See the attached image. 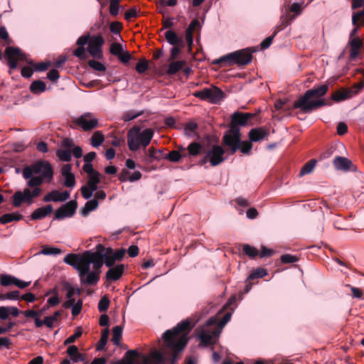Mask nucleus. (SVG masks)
I'll use <instances>...</instances> for the list:
<instances>
[{"mask_svg":"<svg viewBox=\"0 0 364 364\" xmlns=\"http://www.w3.org/2000/svg\"><path fill=\"white\" fill-rule=\"evenodd\" d=\"M194 325L195 323H191L188 320H185L163 334L164 348L169 349L173 353L171 364H174L178 358V354L185 348L188 341V334ZM167 360L168 355L165 349H163L162 352L153 350L144 358L145 364H165Z\"/></svg>","mask_w":364,"mask_h":364,"instance_id":"obj_1","label":"nucleus"},{"mask_svg":"<svg viewBox=\"0 0 364 364\" xmlns=\"http://www.w3.org/2000/svg\"><path fill=\"white\" fill-rule=\"evenodd\" d=\"M97 257L98 252L85 251L82 254H68L64 257L63 262L77 272L81 284L96 285L103 265V261Z\"/></svg>","mask_w":364,"mask_h":364,"instance_id":"obj_2","label":"nucleus"},{"mask_svg":"<svg viewBox=\"0 0 364 364\" xmlns=\"http://www.w3.org/2000/svg\"><path fill=\"white\" fill-rule=\"evenodd\" d=\"M230 317L231 313L225 314L221 321H219L218 316H213L203 326L198 328L196 333L200 341L199 346L206 347L215 344Z\"/></svg>","mask_w":364,"mask_h":364,"instance_id":"obj_3","label":"nucleus"},{"mask_svg":"<svg viewBox=\"0 0 364 364\" xmlns=\"http://www.w3.org/2000/svg\"><path fill=\"white\" fill-rule=\"evenodd\" d=\"M23 177L28 179V187H39L43 182H50L53 178V168L49 162L40 161L23 168Z\"/></svg>","mask_w":364,"mask_h":364,"instance_id":"obj_4","label":"nucleus"},{"mask_svg":"<svg viewBox=\"0 0 364 364\" xmlns=\"http://www.w3.org/2000/svg\"><path fill=\"white\" fill-rule=\"evenodd\" d=\"M328 88L326 85H323L319 87L307 90L303 97L294 102V107L300 108L304 112H309L325 105L323 100L316 98L324 95Z\"/></svg>","mask_w":364,"mask_h":364,"instance_id":"obj_5","label":"nucleus"},{"mask_svg":"<svg viewBox=\"0 0 364 364\" xmlns=\"http://www.w3.org/2000/svg\"><path fill=\"white\" fill-rule=\"evenodd\" d=\"M154 132L151 129H146L141 132L139 127H134L129 129L127 134V144L131 151L138 150L140 146H147L152 137Z\"/></svg>","mask_w":364,"mask_h":364,"instance_id":"obj_6","label":"nucleus"},{"mask_svg":"<svg viewBox=\"0 0 364 364\" xmlns=\"http://www.w3.org/2000/svg\"><path fill=\"white\" fill-rule=\"evenodd\" d=\"M252 60V51L249 48L242 49L229 53L214 61L215 64L230 66L234 64L247 65Z\"/></svg>","mask_w":364,"mask_h":364,"instance_id":"obj_7","label":"nucleus"},{"mask_svg":"<svg viewBox=\"0 0 364 364\" xmlns=\"http://www.w3.org/2000/svg\"><path fill=\"white\" fill-rule=\"evenodd\" d=\"M95 252H98L99 259H105V264L107 267H112L116 261L121 260L125 254L124 249H119L114 251L111 247L105 248L102 245L99 244L96 246Z\"/></svg>","mask_w":364,"mask_h":364,"instance_id":"obj_8","label":"nucleus"},{"mask_svg":"<svg viewBox=\"0 0 364 364\" xmlns=\"http://www.w3.org/2000/svg\"><path fill=\"white\" fill-rule=\"evenodd\" d=\"M31 188L33 189L26 188L23 191H18L15 192L12 196V205L14 207H20L23 203L31 205L33 203V198L41 195V189L39 187Z\"/></svg>","mask_w":364,"mask_h":364,"instance_id":"obj_9","label":"nucleus"},{"mask_svg":"<svg viewBox=\"0 0 364 364\" xmlns=\"http://www.w3.org/2000/svg\"><path fill=\"white\" fill-rule=\"evenodd\" d=\"M193 95L202 100H208L212 103H217L223 97L222 91L216 87L203 89L201 91L194 92Z\"/></svg>","mask_w":364,"mask_h":364,"instance_id":"obj_10","label":"nucleus"},{"mask_svg":"<svg viewBox=\"0 0 364 364\" xmlns=\"http://www.w3.org/2000/svg\"><path fill=\"white\" fill-rule=\"evenodd\" d=\"M74 123L84 131H89L98 126V119L93 114L87 112L76 118Z\"/></svg>","mask_w":364,"mask_h":364,"instance_id":"obj_11","label":"nucleus"},{"mask_svg":"<svg viewBox=\"0 0 364 364\" xmlns=\"http://www.w3.org/2000/svg\"><path fill=\"white\" fill-rule=\"evenodd\" d=\"M100 182V173H92V175L87 176V183L81 187V193L85 199H89L91 198L93 192L97 189Z\"/></svg>","mask_w":364,"mask_h":364,"instance_id":"obj_12","label":"nucleus"},{"mask_svg":"<svg viewBox=\"0 0 364 364\" xmlns=\"http://www.w3.org/2000/svg\"><path fill=\"white\" fill-rule=\"evenodd\" d=\"M240 140V130L234 126L230 128L223 137L224 144L231 148L232 153H235L239 149Z\"/></svg>","mask_w":364,"mask_h":364,"instance_id":"obj_13","label":"nucleus"},{"mask_svg":"<svg viewBox=\"0 0 364 364\" xmlns=\"http://www.w3.org/2000/svg\"><path fill=\"white\" fill-rule=\"evenodd\" d=\"M225 151L220 146H213L208 152L206 156L203 160L205 164L210 162L213 166H218L224 161L223 155Z\"/></svg>","mask_w":364,"mask_h":364,"instance_id":"obj_14","label":"nucleus"},{"mask_svg":"<svg viewBox=\"0 0 364 364\" xmlns=\"http://www.w3.org/2000/svg\"><path fill=\"white\" fill-rule=\"evenodd\" d=\"M87 51L94 58L102 56V46L105 40L101 36H93L88 39Z\"/></svg>","mask_w":364,"mask_h":364,"instance_id":"obj_15","label":"nucleus"},{"mask_svg":"<svg viewBox=\"0 0 364 364\" xmlns=\"http://www.w3.org/2000/svg\"><path fill=\"white\" fill-rule=\"evenodd\" d=\"M5 54L11 69L16 68L18 61L24 59L23 54L21 53V50L17 48H7Z\"/></svg>","mask_w":364,"mask_h":364,"instance_id":"obj_16","label":"nucleus"},{"mask_svg":"<svg viewBox=\"0 0 364 364\" xmlns=\"http://www.w3.org/2000/svg\"><path fill=\"white\" fill-rule=\"evenodd\" d=\"M77 203L75 201H70L63 207L56 210L55 216L57 219H63L71 217L75 212Z\"/></svg>","mask_w":364,"mask_h":364,"instance_id":"obj_17","label":"nucleus"},{"mask_svg":"<svg viewBox=\"0 0 364 364\" xmlns=\"http://www.w3.org/2000/svg\"><path fill=\"white\" fill-rule=\"evenodd\" d=\"M70 193L68 191L59 192L58 191H53L47 193L43 198L45 202H63L68 199Z\"/></svg>","mask_w":364,"mask_h":364,"instance_id":"obj_18","label":"nucleus"},{"mask_svg":"<svg viewBox=\"0 0 364 364\" xmlns=\"http://www.w3.org/2000/svg\"><path fill=\"white\" fill-rule=\"evenodd\" d=\"M65 289L67 301L63 304V307L68 309L70 308L75 301H76L74 298V295H80L81 294V290L80 289H76L70 284L65 285Z\"/></svg>","mask_w":364,"mask_h":364,"instance_id":"obj_19","label":"nucleus"},{"mask_svg":"<svg viewBox=\"0 0 364 364\" xmlns=\"http://www.w3.org/2000/svg\"><path fill=\"white\" fill-rule=\"evenodd\" d=\"M89 35L82 36L77 41V45L79 47L74 51V55L81 59H85L86 57L85 49L84 46L88 42Z\"/></svg>","mask_w":364,"mask_h":364,"instance_id":"obj_20","label":"nucleus"},{"mask_svg":"<svg viewBox=\"0 0 364 364\" xmlns=\"http://www.w3.org/2000/svg\"><path fill=\"white\" fill-rule=\"evenodd\" d=\"M124 267L123 264H118L110 268L106 273V277L108 280L116 281L119 279L124 272Z\"/></svg>","mask_w":364,"mask_h":364,"instance_id":"obj_21","label":"nucleus"},{"mask_svg":"<svg viewBox=\"0 0 364 364\" xmlns=\"http://www.w3.org/2000/svg\"><path fill=\"white\" fill-rule=\"evenodd\" d=\"M53 211V207L48 205L36 209L31 214V218L33 220H40L50 215Z\"/></svg>","mask_w":364,"mask_h":364,"instance_id":"obj_22","label":"nucleus"},{"mask_svg":"<svg viewBox=\"0 0 364 364\" xmlns=\"http://www.w3.org/2000/svg\"><path fill=\"white\" fill-rule=\"evenodd\" d=\"M333 164L337 170L347 171L350 168L351 162L347 158L336 156L333 159Z\"/></svg>","mask_w":364,"mask_h":364,"instance_id":"obj_23","label":"nucleus"},{"mask_svg":"<svg viewBox=\"0 0 364 364\" xmlns=\"http://www.w3.org/2000/svg\"><path fill=\"white\" fill-rule=\"evenodd\" d=\"M20 314L18 308L15 306H1L0 307V319L6 320L9 315L16 317Z\"/></svg>","mask_w":364,"mask_h":364,"instance_id":"obj_24","label":"nucleus"},{"mask_svg":"<svg viewBox=\"0 0 364 364\" xmlns=\"http://www.w3.org/2000/svg\"><path fill=\"white\" fill-rule=\"evenodd\" d=\"M141 173L138 171H136L133 173H129V171L124 170L121 173V174L119 176V180L122 182H124V181L133 182V181L139 180L141 178Z\"/></svg>","mask_w":364,"mask_h":364,"instance_id":"obj_25","label":"nucleus"},{"mask_svg":"<svg viewBox=\"0 0 364 364\" xmlns=\"http://www.w3.org/2000/svg\"><path fill=\"white\" fill-rule=\"evenodd\" d=\"M267 135V132L262 128L252 129L249 132V138L251 141H258L263 139Z\"/></svg>","mask_w":364,"mask_h":364,"instance_id":"obj_26","label":"nucleus"},{"mask_svg":"<svg viewBox=\"0 0 364 364\" xmlns=\"http://www.w3.org/2000/svg\"><path fill=\"white\" fill-rule=\"evenodd\" d=\"M352 97L348 89H341L332 95V100L336 102H340Z\"/></svg>","mask_w":364,"mask_h":364,"instance_id":"obj_27","label":"nucleus"},{"mask_svg":"<svg viewBox=\"0 0 364 364\" xmlns=\"http://www.w3.org/2000/svg\"><path fill=\"white\" fill-rule=\"evenodd\" d=\"M350 57L355 58L359 53L362 46V41L359 38H353L350 41Z\"/></svg>","mask_w":364,"mask_h":364,"instance_id":"obj_28","label":"nucleus"},{"mask_svg":"<svg viewBox=\"0 0 364 364\" xmlns=\"http://www.w3.org/2000/svg\"><path fill=\"white\" fill-rule=\"evenodd\" d=\"M139 353L136 350H129L125 354V360H120L114 364H136V358Z\"/></svg>","mask_w":364,"mask_h":364,"instance_id":"obj_29","label":"nucleus"},{"mask_svg":"<svg viewBox=\"0 0 364 364\" xmlns=\"http://www.w3.org/2000/svg\"><path fill=\"white\" fill-rule=\"evenodd\" d=\"M199 25V21L197 19L193 20L186 31V39L189 46H191L193 43V33L196 28Z\"/></svg>","mask_w":364,"mask_h":364,"instance_id":"obj_30","label":"nucleus"},{"mask_svg":"<svg viewBox=\"0 0 364 364\" xmlns=\"http://www.w3.org/2000/svg\"><path fill=\"white\" fill-rule=\"evenodd\" d=\"M186 65L184 60H177L171 63L168 65V70H166L167 74L172 75L181 70Z\"/></svg>","mask_w":364,"mask_h":364,"instance_id":"obj_31","label":"nucleus"},{"mask_svg":"<svg viewBox=\"0 0 364 364\" xmlns=\"http://www.w3.org/2000/svg\"><path fill=\"white\" fill-rule=\"evenodd\" d=\"M67 353L75 363L83 360L82 355L79 353L78 348L75 346H69L67 349Z\"/></svg>","mask_w":364,"mask_h":364,"instance_id":"obj_32","label":"nucleus"},{"mask_svg":"<svg viewBox=\"0 0 364 364\" xmlns=\"http://www.w3.org/2000/svg\"><path fill=\"white\" fill-rule=\"evenodd\" d=\"M104 140L105 136L100 131H96L90 138V144L92 146L97 148L103 143Z\"/></svg>","mask_w":364,"mask_h":364,"instance_id":"obj_33","label":"nucleus"},{"mask_svg":"<svg viewBox=\"0 0 364 364\" xmlns=\"http://www.w3.org/2000/svg\"><path fill=\"white\" fill-rule=\"evenodd\" d=\"M164 36L166 39V41L171 44V45H179V44H181L182 43V41L181 38H179L178 37V36L176 35V33L171 31V30H168V31H166L165 33H164Z\"/></svg>","mask_w":364,"mask_h":364,"instance_id":"obj_34","label":"nucleus"},{"mask_svg":"<svg viewBox=\"0 0 364 364\" xmlns=\"http://www.w3.org/2000/svg\"><path fill=\"white\" fill-rule=\"evenodd\" d=\"M146 161L149 163H151L154 160L160 159L161 151L151 147L146 151Z\"/></svg>","mask_w":364,"mask_h":364,"instance_id":"obj_35","label":"nucleus"},{"mask_svg":"<svg viewBox=\"0 0 364 364\" xmlns=\"http://www.w3.org/2000/svg\"><path fill=\"white\" fill-rule=\"evenodd\" d=\"M22 216L18 213H8L3 215L0 218V222L2 224H6L12 221H17L21 220Z\"/></svg>","mask_w":364,"mask_h":364,"instance_id":"obj_36","label":"nucleus"},{"mask_svg":"<svg viewBox=\"0 0 364 364\" xmlns=\"http://www.w3.org/2000/svg\"><path fill=\"white\" fill-rule=\"evenodd\" d=\"M234 124L244 125L249 119V115L247 114L235 113L232 117Z\"/></svg>","mask_w":364,"mask_h":364,"instance_id":"obj_37","label":"nucleus"},{"mask_svg":"<svg viewBox=\"0 0 364 364\" xmlns=\"http://www.w3.org/2000/svg\"><path fill=\"white\" fill-rule=\"evenodd\" d=\"M316 164V160L311 159L301 169L299 175L301 176H303L304 175L310 173L314 168H315V166Z\"/></svg>","mask_w":364,"mask_h":364,"instance_id":"obj_38","label":"nucleus"},{"mask_svg":"<svg viewBox=\"0 0 364 364\" xmlns=\"http://www.w3.org/2000/svg\"><path fill=\"white\" fill-rule=\"evenodd\" d=\"M122 336V328L120 326H117L112 329V338L113 343L119 346Z\"/></svg>","mask_w":364,"mask_h":364,"instance_id":"obj_39","label":"nucleus"},{"mask_svg":"<svg viewBox=\"0 0 364 364\" xmlns=\"http://www.w3.org/2000/svg\"><path fill=\"white\" fill-rule=\"evenodd\" d=\"M46 84L40 80L34 81L30 87L31 92L36 94L43 92L46 90Z\"/></svg>","mask_w":364,"mask_h":364,"instance_id":"obj_40","label":"nucleus"},{"mask_svg":"<svg viewBox=\"0 0 364 364\" xmlns=\"http://www.w3.org/2000/svg\"><path fill=\"white\" fill-rule=\"evenodd\" d=\"M60 315L61 312L58 311H55L53 316L46 317L44 318V325L48 328H53Z\"/></svg>","mask_w":364,"mask_h":364,"instance_id":"obj_41","label":"nucleus"},{"mask_svg":"<svg viewBox=\"0 0 364 364\" xmlns=\"http://www.w3.org/2000/svg\"><path fill=\"white\" fill-rule=\"evenodd\" d=\"M97 206H98V202L96 199L90 200L85 203V205L82 210V213L84 215H87L90 211H92L95 209H96L97 208Z\"/></svg>","mask_w":364,"mask_h":364,"instance_id":"obj_42","label":"nucleus"},{"mask_svg":"<svg viewBox=\"0 0 364 364\" xmlns=\"http://www.w3.org/2000/svg\"><path fill=\"white\" fill-rule=\"evenodd\" d=\"M197 127V124L195 122H189L186 124L184 128L185 134L190 137L195 136Z\"/></svg>","mask_w":364,"mask_h":364,"instance_id":"obj_43","label":"nucleus"},{"mask_svg":"<svg viewBox=\"0 0 364 364\" xmlns=\"http://www.w3.org/2000/svg\"><path fill=\"white\" fill-rule=\"evenodd\" d=\"M60 253H61L60 249H59L58 247H53L46 245L43 247L42 250L38 254L50 255H58Z\"/></svg>","mask_w":364,"mask_h":364,"instance_id":"obj_44","label":"nucleus"},{"mask_svg":"<svg viewBox=\"0 0 364 364\" xmlns=\"http://www.w3.org/2000/svg\"><path fill=\"white\" fill-rule=\"evenodd\" d=\"M16 277L9 274H1L0 276L1 284L4 287H7L11 284L14 285Z\"/></svg>","mask_w":364,"mask_h":364,"instance_id":"obj_45","label":"nucleus"},{"mask_svg":"<svg viewBox=\"0 0 364 364\" xmlns=\"http://www.w3.org/2000/svg\"><path fill=\"white\" fill-rule=\"evenodd\" d=\"M56 155L60 161H69L71 159V152L69 150L58 149Z\"/></svg>","mask_w":364,"mask_h":364,"instance_id":"obj_46","label":"nucleus"},{"mask_svg":"<svg viewBox=\"0 0 364 364\" xmlns=\"http://www.w3.org/2000/svg\"><path fill=\"white\" fill-rule=\"evenodd\" d=\"M108 337H109V330H108V328H105V330H103V331L102 333L100 343L98 344V346L97 347V350H100L105 348V345L107 344Z\"/></svg>","mask_w":364,"mask_h":364,"instance_id":"obj_47","label":"nucleus"},{"mask_svg":"<svg viewBox=\"0 0 364 364\" xmlns=\"http://www.w3.org/2000/svg\"><path fill=\"white\" fill-rule=\"evenodd\" d=\"M110 53L115 55L119 56L124 50L123 46L119 43H113L110 46Z\"/></svg>","mask_w":364,"mask_h":364,"instance_id":"obj_48","label":"nucleus"},{"mask_svg":"<svg viewBox=\"0 0 364 364\" xmlns=\"http://www.w3.org/2000/svg\"><path fill=\"white\" fill-rule=\"evenodd\" d=\"M267 274L266 269L263 268H258L253 271L248 277L247 279H254L256 278H262Z\"/></svg>","mask_w":364,"mask_h":364,"instance_id":"obj_49","label":"nucleus"},{"mask_svg":"<svg viewBox=\"0 0 364 364\" xmlns=\"http://www.w3.org/2000/svg\"><path fill=\"white\" fill-rule=\"evenodd\" d=\"M352 21L353 25L360 26L364 23V9L353 16Z\"/></svg>","mask_w":364,"mask_h":364,"instance_id":"obj_50","label":"nucleus"},{"mask_svg":"<svg viewBox=\"0 0 364 364\" xmlns=\"http://www.w3.org/2000/svg\"><path fill=\"white\" fill-rule=\"evenodd\" d=\"M70 307L72 315L73 316H77L82 310V301L81 299H78L77 301H75V303H73V304H72Z\"/></svg>","mask_w":364,"mask_h":364,"instance_id":"obj_51","label":"nucleus"},{"mask_svg":"<svg viewBox=\"0 0 364 364\" xmlns=\"http://www.w3.org/2000/svg\"><path fill=\"white\" fill-rule=\"evenodd\" d=\"M82 329L78 327L76 328L75 332L73 335L69 336L65 341L64 345H68L70 343H74L75 341L81 336L82 335Z\"/></svg>","mask_w":364,"mask_h":364,"instance_id":"obj_52","label":"nucleus"},{"mask_svg":"<svg viewBox=\"0 0 364 364\" xmlns=\"http://www.w3.org/2000/svg\"><path fill=\"white\" fill-rule=\"evenodd\" d=\"M244 252L250 257H255L258 255V250L249 245H245L243 246Z\"/></svg>","mask_w":364,"mask_h":364,"instance_id":"obj_53","label":"nucleus"},{"mask_svg":"<svg viewBox=\"0 0 364 364\" xmlns=\"http://www.w3.org/2000/svg\"><path fill=\"white\" fill-rule=\"evenodd\" d=\"M19 298V291H14L9 292L6 294H2V296H0V300H16Z\"/></svg>","mask_w":364,"mask_h":364,"instance_id":"obj_54","label":"nucleus"},{"mask_svg":"<svg viewBox=\"0 0 364 364\" xmlns=\"http://www.w3.org/2000/svg\"><path fill=\"white\" fill-rule=\"evenodd\" d=\"M119 1L120 0H110L109 12L112 16L117 15Z\"/></svg>","mask_w":364,"mask_h":364,"instance_id":"obj_55","label":"nucleus"},{"mask_svg":"<svg viewBox=\"0 0 364 364\" xmlns=\"http://www.w3.org/2000/svg\"><path fill=\"white\" fill-rule=\"evenodd\" d=\"M109 305V300L107 296H103L99 301L98 309L100 311H106Z\"/></svg>","mask_w":364,"mask_h":364,"instance_id":"obj_56","label":"nucleus"},{"mask_svg":"<svg viewBox=\"0 0 364 364\" xmlns=\"http://www.w3.org/2000/svg\"><path fill=\"white\" fill-rule=\"evenodd\" d=\"M88 64L92 68L97 71H105L106 70L105 66L99 61L90 60Z\"/></svg>","mask_w":364,"mask_h":364,"instance_id":"obj_57","label":"nucleus"},{"mask_svg":"<svg viewBox=\"0 0 364 364\" xmlns=\"http://www.w3.org/2000/svg\"><path fill=\"white\" fill-rule=\"evenodd\" d=\"M364 87V82H359L355 84L352 87L349 88V91L352 97L356 95Z\"/></svg>","mask_w":364,"mask_h":364,"instance_id":"obj_58","label":"nucleus"},{"mask_svg":"<svg viewBox=\"0 0 364 364\" xmlns=\"http://www.w3.org/2000/svg\"><path fill=\"white\" fill-rule=\"evenodd\" d=\"M200 145L196 142L191 143L188 147V150L190 154L191 155H197L199 154L200 150Z\"/></svg>","mask_w":364,"mask_h":364,"instance_id":"obj_59","label":"nucleus"},{"mask_svg":"<svg viewBox=\"0 0 364 364\" xmlns=\"http://www.w3.org/2000/svg\"><path fill=\"white\" fill-rule=\"evenodd\" d=\"M148 68V62L146 60H141L136 66V70L139 73H144Z\"/></svg>","mask_w":364,"mask_h":364,"instance_id":"obj_60","label":"nucleus"},{"mask_svg":"<svg viewBox=\"0 0 364 364\" xmlns=\"http://www.w3.org/2000/svg\"><path fill=\"white\" fill-rule=\"evenodd\" d=\"M252 144L249 141H242V142H240V146H239V149H240V151L243 153V154H247L250 151V150L252 149Z\"/></svg>","mask_w":364,"mask_h":364,"instance_id":"obj_61","label":"nucleus"},{"mask_svg":"<svg viewBox=\"0 0 364 364\" xmlns=\"http://www.w3.org/2000/svg\"><path fill=\"white\" fill-rule=\"evenodd\" d=\"M65 178L64 185L67 187H73L75 184V176L72 173L70 175L63 176Z\"/></svg>","mask_w":364,"mask_h":364,"instance_id":"obj_62","label":"nucleus"},{"mask_svg":"<svg viewBox=\"0 0 364 364\" xmlns=\"http://www.w3.org/2000/svg\"><path fill=\"white\" fill-rule=\"evenodd\" d=\"M166 159L171 161L176 162L181 159V154L177 151H172L167 155Z\"/></svg>","mask_w":364,"mask_h":364,"instance_id":"obj_63","label":"nucleus"},{"mask_svg":"<svg viewBox=\"0 0 364 364\" xmlns=\"http://www.w3.org/2000/svg\"><path fill=\"white\" fill-rule=\"evenodd\" d=\"M137 9L136 8H132L126 11L124 14V18L129 21L132 18H136L137 16Z\"/></svg>","mask_w":364,"mask_h":364,"instance_id":"obj_64","label":"nucleus"}]
</instances>
